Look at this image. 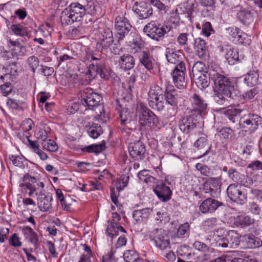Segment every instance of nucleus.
Returning a JSON list of instances; mask_svg holds the SVG:
<instances>
[{
	"mask_svg": "<svg viewBox=\"0 0 262 262\" xmlns=\"http://www.w3.org/2000/svg\"><path fill=\"white\" fill-rule=\"evenodd\" d=\"M166 57L167 61L176 65L171 72L173 82L178 89H184L186 85L185 79L186 66L183 61L184 55L180 50H174L167 48L166 49Z\"/></svg>",
	"mask_w": 262,
	"mask_h": 262,
	"instance_id": "f257e3e1",
	"label": "nucleus"
},
{
	"mask_svg": "<svg viewBox=\"0 0 262 262\" xmlns=\"http://www.w3.org/2000/svg\"><path fill=\"white\" fill-rule=\"evenodd\" d=\"M209 77L214 83V90L221 91L224 95L231 99H235L240 92L236 88L234 81L223 74L221 71H209Z\"/></svg>",
	"mask_w": 262,
	"mask_h": 262,
	"instance_id": "f03ea898",
	"label": "nucleus"
},
{
	"mask_svg": "<svg viewBox=\"0 0 262 262\" xmlns=\"http://www.w3.org/2000/svg\"><path fill=\"white\" fill-rule=\"evenodd\" d=\"M228 177L235 183L231 184L227 187L228 196L232 201L240 205L245 204L247 201V194L238 185V184H242L244 176L238 172L236 169L232 168L229 169Z\"/></svg>",
	"mask_w": 262,
	"mask_h": 262,
	"instance_id": "7ed1b4c3",
	"label": "nucleus"
},
{
	"mask_svg": "<svg viewBox=\"0 0 262 262\" xmlns=\"http://www.w3.org/2000/svg\"><path fill=\"white\" fill-rule=\"evenodd\" d=\"M85 13V7L79 3H73L65 8L60 15V22L63 26L72 24L81 20Z\"/></svg>",
	"mask_w": 262,
	"mask_h": 262,
	"instance_id": "20e7f679",
	"label": "nucleus"
},
{
	"mask_svg": "<svg viewBox=\"0 0 262 262\" xmlns=\"http://www.w3.org/2000/svg\"><path fill=\"white\" fill-rule=\"evenodd\" d=\"M19 186L21 187L22 192L28 193V195L31 196L34 192H39L43 190L44 184L29 173H26L23 177L22 182L20 183Z\"/></svg>",
	"mask_w": 262,
	"mask_h": 262,
	"instance_id": "39448f33",
	"label": "nucleus"
},
{
	"mask_svg": "<svg viewBox=\"0 0 262 262\" xmlns=\"http://www.w3.org/2000/svg\"><path fill=\"white\" fill-rule=\"evenodd\" d=\"M171 30V26L166 24L156 25L153 21L146 24L143 29V31L151 38L158 41L161 37Z\"/></svg>",
	"mask_w": 262,
	"mask_h": 262,
	"instance_id": "423d86ee",
	"label": "nucleus"
},
{
	"mask_svg": "<svg viewBox=\"0 0 262 262\" xmlns=\"http://www.w3.org/2000/svg\"><path fill=\"white\" fill-rule=\"evenodd\" d=\"M125 15V12H122L118 15L115 19V29L118 40H123L132 29V26Z\"/></svg>",
	"mask_w": 262,
	"mask_h": 262,
	"instance_id": "0eeeda50",
	"label": "nucleus"
},
{
	"mask_svg": "<svg viewBox=\"0 0 262 262\" xmlns=\"http://www.w3.org/2000/svg\"><path fill=\"white\" fill-rule=\"evenodd\" d=\"M194 10L193 9V5L192 4H183L180 6H178L175 10L172 11L170 14V21L177 26L179 24L180 17V15L183 14L187 18L188 21L190 23H192L193 13Z\"/></svg>",
	"mask_w": 262,
	"mask_h": 262,
	"instance_id": "6e6552de",
	"label": "nucleus"
},
{
	"mask_svg": "<svg viewBox=\"0 0 262 262\" xmlns=\"http://www.w3.org/2000/svg\"><path fill=\"white\" fill-rule=\"evenodd\" d=\"M262 124V118L258 115L249 113L244 115L239 120V125L246 131L252 133Z\"/></svg>",
	"mask_w": 262,
	"mask_h": 262,
	"instance_id": "1a4fd4ad",
	"label": "nucleus"
},
{
	"mask_svg": "<svg viewBox=\"0 0 262 262\" xmlns=\"http://www.w3.org/2000/svg\"><path fill=\"white\" fill-rule=\"evenodd\" d=\"M81 103L84 106H87L89 109H93L95 106L100 105L102 100L101 96L94 92L92 89L86 88L81 93Z\"/></svg>",
	"mask_w": 262,
	"mask_h": 262,
	"instance_id": "9d476101",
	"label": "nucleus"
},
{
	"mask_svg": "<svg viewBox=\"0 0 262 262\" xmlns=\"http://www.w3.org/2000/svg\"><path fill=\"white\" fill-rule=\"evenodd\" d=\"M222 178L219 177H210L203 184V190L205 193H208L213 198H217L221 192Z\"/></svg>",
	"mask_w": 262,
	"mask_h": 262,
	"instance_id": "9b49d317",
	"label": "nucleus"
},
{
	"mask_svg": "<svg viewBox=\"0 0 262 262\" xmlns=\"http://www.w3.org/2000/svg\"><path fill=\"white\" fill-rule=\"evenodd\" d=\"M149 238L160 250H165L169 247V237L162 229H155L150 231Z\"/></svg>",
	"mask_w": 262,
	"mask_h": 262,
	"instance_id": "f8f14e48",
	"label": "nucleus"
},
{
	"mask_svg": "<svg viewBox=\"0 0 262 262\" xmlns=\"http://www.w3.org/2000/svg\"><path fill=\"white\" fill-rule=\"evenodd\" d=\"M190 100L191 101L190 114L199 119H202L207 110V103L196 94H194L191 97Z\"/></svg>",
	"mask_w": 262,
	"mask_h": 262,
	"instance_id": "ddd939ff",
	"label": "nucleus"
},
{
	"mask_svg": "<svg viewBox=\"0 0 262 262\" xmlns=\"http://www.w3.org/2000/svg\"><path fill=\"white\" fill-rule=\"evenodd\" d=\"M199 120L191 114L183 118L179 121V126L180 130L184 134L189 135L200 127Z\"/></svg>",
	"mask_w": 262,
	"mask_h": 262,
	"instance_id": "4468645a",
	"label": "nucleus"
},
{
	"mask_svg": "<svg viewBox=\"0 0 262 262\" xmlns=\"http://www.w3.org/2000/svg\"><path fill=\"white\" fill-rule=\"evenodd\" d=\"M171 185V182L169 181L168 177H166L164 181L158 184L154 188V192L161 201L166 202L171 199L172 194L170 187Z\"/></svg>",
	"mask_w": 262,
	"mask_h": 262,
	"instance_id": "2eb2a0df",
	"label": "nucleus"
},
{
	"mask_svg": "<svg viewBox=\"0 0 262 262\" xmlns=\"http://www.w3.org/2000/svg\"><path fill=\"white\" fill-rule=\"evenodd\" d=\"M132 9L140 19H147L153 14V10L150 5L144 2H136Z\"/></svg>",
	"mask_w": 262,
	"mask_h": 262,
	"instance_id": "dca6fc26",
	"label": "nucleus"
},
{
	"mask_svg": "<svg viewBox=\"0 0 262 262\" xmlns=\"http://www.w3.org/2000/svg\"><path fill=\"white\" fill-rule=\"evenodd\" d=\"M128 148L130 156L135 160H141L145 158V146L141 141L131 142Z\"/></svg>",
	"mask_w": 262,
	"mask_h": 262,
	"instance_id": "f3484780",
	"label": "nucleus"
},
{
	"mask_svg": "<svg viewBox=\"0 0 262 262\" xmlns=\"http://www.w3.org/2000/svg\"><path fill=\"white\" fill-rule=\"evenodd\" d=\"M9 51H6V55L8 58L17 57L25 55V48L19 41L18 39L12 40L11 39L7 40Z\"/></svg>",
	"mask_w": 262,
	"mask_h": 262,
	"instance_id": "a211bd4d",
	"label": "nucleus"
},
{
	"mask_svg": "<svg viewBox=\"0 0 262 262\" xmlns=\"http://www.w3.org/2000/svg\"><path fill=\"white\" fill-rule=\"evenodd\" d=\"M218 49L223 53L229 64L233 65L238 60L239 55L237 51L230 45H221L218 46Z\"/></svg>",
	"mask_w": 262,
	"mask_h": 262,
	"instance_id": "6ab92c4d",
	"label": "nucleus"
},
{
	"mask_svg": "<svg viewBox=\"0 0 262 262\" xmlns=\"http://www.w3.org/2000/svg\"><path fill=\"white\" fill-rule=\"evenodd\" d=\"M37 205L40 210L43 212L49 211L52 207V201L53 200L51 195L49 193L46 194L43 190L39 192H36Z\"/></svg>",
	"mask_w": 262,
	"mask_h": 262,
	"instance_id": "aec40b11",
	"label": "nucleus"
},
{
	"mask_svg": "<svg viewBox=\"0 0 262 262\" xmlns=\"http://www.w3.org/2000/svg\"><path fill=\"white\" fill-rule=\"evenodd\" d=\"M88 59L91 61H96V62L92 63L90 64L89 70L86 73V77L88 78V80L90 81L94 79L97 74H101L102 67L101 64L97 63L98 61L100 60V58L95 57L93 54L90 55Z\"/></svg>",
	"mask_w": 262,
	"mask_h": 262,
	"instance_id": "412c9836",
	"label": "nucleus"
},
{
	"mask_svg": "<svg viewBox=\"0 0 262 262\" xmlns=\"http://www.w3.org/2000/svg\"><path fill=\"white\" fill-rule=\"evenodd\" d=\"M141 114L140 116V122L141 124L149 127L155 125L157 121L156 116L148 108L141 106Z\"/></svg>",
	"mask_w": 262,
	"mask_h": 262,
	"instance_id": "4be33fe9",
	"label": "nucleus"
},
{
	"mask_svg": "<svg viewBox=\"0 0 262 262\" xmlns=\"http://www.w3.org/2000/svg\"><path fill=\"white\" fill-rule=\"evenodd\" d=\"M222 205L223 203L221 202L212 198H208L201 203L200 209L203 213H211Z\"/></svg>",
	"mask_w": 262,
	"mask_h": 262,
	"instance_id": "5701e85b",
	"label": "nucleus"
},
{
	"mask_svg": "<svg viewBox=\"0 0 262 262\" xmlns=\"http://www.w3.org/2000/svg\"><path fill=\"white\" fill-rule=\"evenodd\" d=\"M118 63L121 69L127 71L134 67L135 60L131 55L125 54L120 57Z\"/></svg>",
	"mask_w": 262,
	"mask_h": 262,
	"instance_id": "b1692460",
	"label": "nucleus"
},
{
	"mask_svg": "<svg viewBox=\"0 0 262 262\" xmlns=\"http://www.w3.org/2000/svg\"><path fill=\"white\" fill-rule=\"evenodd\" d=\"M139 59L141 65L143 66L147 70L150 71L153 69L155 64L154 59L147 53L141 51Z\"/></svg>",
	"mask_w": 262,
	"mask_h": 262,
	"instance_id": "393cba45",
	"label": "nucleus"
},
{
	"mask_svg": "<svg viewBox=\"0 0 262 262\" xmlns=\"http://www.w3.org/2000/svg\"><path fill=\"white\" fill-rule=\"evenodd\" d=\"M114 41L113 33L109 30L105 31L102 35V38L100 41L97 44V47L98 49L101 48L105 49L109 48Z\"/></svg>",
	"mask_w": 262,
	"mask_h": 262,
	"instance_id": "a878e982",
	"label": "nucleus"
},
{
	"mask_svg": "<svg viewBox=\"0 0 262 262\" xmlns=\"http://www.w3.org/2000/svg\"><path fill=\"white\" fill-rule=\"evenodd\" d=\"M237 18L245 25H249L253 20V17L251 12L245 9H242L237 13Z\"/></svg>",
	"mask_w": 262,
	"mask_h": 262,
	"instance_id": "bb28decb",
	"label": "nucleus"
},
{
	"mask_svg": "<svg viewBox=\"0 0 262 262\" xmlns=\"http://www.w3.org/2000/svg\"><path fill=\"white\" fill-rule=\"evenodd\" d=\"M239 234L235 231H230L226 235L227 247L229 248H235L240 243Z\"/></svg>",
	"mask_w": 262,
	"mask_h": 262,
	"instance_id": "cd10ccee",
	"label": "nucleus"
},
{
	"mask_svg": "<svg viewBox=\"0 0 262 262\" xmlns=\"http://www.w3.org/2000/svg\"><path fill=\"white\" fill-rule=\"evenodd\" d=\"M23 233L25 238L36 247L38 242V237L33 229L31 227H25L23 229Z\"/></svg>",
	"mask_w": 262,
	"mask_h": 262,
	"instance_id": "c85d7f7f",
	"label": "nucleus"
},
{
	"mask_svg": "<svg viewBox=\"0 0 262 262\" xmlns=\"http://www.w3.org/2000/svg\"><path fill=\"white\" fill-rule=\"evenodd\" d=\"M152 211V209L148 208L135 210L133 213V217L136 222L139 223L145 221Z\"/></svg>",
	"mask_w": 262,
	"mask_h": 262,
	"instance_id": "c756f323",
	"label": "nucleus"
},
{
	"mask_svg": "<svg viewBox=\"0 0 262 262\" xmlns=\"http://www.w3.org/2000/svg\"><path fill=\"white\" fill-rule=\"evenodd\" d=\"M194 48L199 58H203L206 56V46L204 40L201 38L194 40Z\"/></svg>",
	"mask_w": 262,
	"mask_h": 262,
	"instance_id": "7c9ffc66",
	"label": "nucleus"
},
{
	"mask_svg": "<svg viewBox=\"0 0 262 262\" xmlns=\"http://www.w3.org/2000/svg\"><path fill=\"white\" fill-rule=\"evenodd\" d=\"M178 97L179 95L175 89H171L169 90L167 89L164 95L166 103H168L171 106H175L177 105Z\"/></svg>",
	"mask_w": 262,
	"mask_h": 262,
	"instance_id": "2f4dec72",
	"label": "nucleus"
},
{
	"mask_svg": "<svg viewBox=\"0 0 262 262\" xmlns=\"http://www.w3.org/2000/svg\"><path fill=\"white\" fill-rule=\"evenodd\" d=\"M196 80L195 83L198 87L201 89H206L210 84L209 73H201V75L194 78Z\"/></svg>",
	"mask_w": 262,
	"mask_h": 262,
	"instance_id": "473e14b6",
	"label": "nucleus"
},
{
	"mask_svg": "<svg viewBox=\"0 0 262 262\" xmlns=\"http://www.w3.org/2000/svg\"><path fill=\"white\" fill-rule=\"evenodd\" d=\"M259 78V75L257 71H250L244 76V81L249 86H253L257 84Z\"/></svg>",
	"mask_w": 262,
	"mask_h": 262,
	"instance_id": "72a5a7b5",
	"label": "nucleus"
},
{
	"mask_svg": "<svg viewBox=\"0 0 262 262\" xmlns=\"http://www.w3.org/2000/svg\"><path fill=\"white\" fill-rule=\"evenodd\" d=\"M243 109L241 108L239 106H230L224 111V114L231 120L232 122H235V118L239 115L242 112Z\"/></svg>",
	"mask_w": 262,
	"mask_h": 262,
	"instance_id": "f704fd0d",
	"label": "nucleus"
},
{
	"mask_svg": "<svg viewBox=\"0 0 262 262\" xmlns=\"http://www.w3.org/2000/svg\"><path fill=\"white\" fill-rule=\"evenodd\" d=\"M165 104L166 102L163 95L148 101L149 106L153 110L158 111L163 110L165 107Z\"/></svg>",
	"mask_w": 262,
	"mask_h": 262,
	"instance_id": "c9c22d12",
	"label": "nucleus"
},
{
	"mask_svg": "<svg viewBox=\"0 0 262 262\" xmlns=\"http://www.w3.org/2000/svg\"><path fill=\"white\" fill-rule=\"evenodd\" d=\"M247 247L251 249L258 248L261 245V241L253 235H246L243 236Z\"/></svg>",
	"mask_w": 262,
	"mask_h": 262,
	"instance_id": "e433bc0d",
	"label": "nucleus"
},
{
	"mask_svg": "<svg viewBox=\"0 0 262 262\" xmlns=\"http://www.w3.org/2000/svg\"><path fill=\"white\" fill-rule=\"evenodd\" d=\"M85 127H89L88 133L91 137L94 139L98 138L102 133V128L98 124L89 123L88 125H85Z\"/></svg>",
	"mask_w": 262,
	"mask_h": 262,
	"instance_id": "4c0bfd02",
	"label": "nucleus"
},
{
	"mask_svg": "<svg viewBox=\"0 0 262 262\" xmlns=\"http://www.w3.org/2000/svg\"><path fill=\"white\" fill-rule=\"evenodd\" d=\"M123 258L126 262H143L138 254L134 250H127L124 252Z\"/></svg>",
	"mask_w": 262,
	"mask_h": 262,
	"instance_id": "58836bf2",
	"label": "nucleus"
},
{
	"mask_svg": "<svg viewBox=\"0 0 262 262\" xmlns=\"http://www.w3.org/2000/svg\"><path fill=\"white\" fill-rule=\"evenodd\" d=\"M10 29L15 35L21 37L28 36L29 34L27 28L19 24H12Z\"/></svg>",
	"mask_w": 262,
	"mask_h": 262,
	"instance_id": "ea45409f",
	"label": "nucleus"
},
{
	"mask_svg": "<svg viewBox=\"0 0 262 262\" xmlns=\"http://www.w3.org/2000/svg\"><path fill=\"white\" fill-rule=\"evenodd\" d=\"M206 67L203 62L197 61L195 62L192 69L193 78L201 75V73H207L206 72Z\"/></svg>",
	"mask_w": 262,
	"mask_h": 262,
	"instance_id": "a19ab883",
	"label": "nucleus"
},
{
	"mask_svg": "<svg viewBox=\"0 0 262 262\" xmlns=\"http://www.w3.org/2000/svg\"><path fill=\"white\" fill-rule=\"evenodd\" d=\"M236 222L241 227H245L252 224L254 220L248 215H241L237 216Z\"/></svg>",
	"mask_w": 262,
	"mask_h": 262,
	"instance_id": "79ce46f5",
	"label": "nucleus"
},
{
	"mask_svg": "<svg viewBox=\"0 0 262 262\" xmlns=\"http://www.w3.org/2000/svg\"><path fill=\"white\" fill-rule=\"evenodd\" d=\"M105 149V142L99 144H92L84 148L82 150L88 152L99 153Z\"/></svg>",
	"mask_w": 262,
	"mask_h": 262,
	"instance_id": "37998d69",
	"label": "nucleus"
},
{
	"mask_svg": "<svg viewBox=\"0 0 262 262\" xmlns=\"http://www.w3.org/2000/svg\"><path fill=\"white\" fill-rule=\"evenodd\" d=\"M105 149V142L99 144H92L84 148L82 150L88 152L99 153Z\"/></svg>",
	"mask_w": 262,
	"mask_h": 262,
	"instance_id": "c03bdc74",
	"label": "nucleus"
},
{
	"mask_svg": "<svg viewBox=\"0 0 262 262\" xmlns=\"http://www.w3.org/2000/svg\"><path fill=\"white\" fill-rule=\"evenodd\" d=\"M190 226L188 223L181 225L177 230V236L179 238L188 237L189 233Z\"/></svg>",
	"mask_w": 262,
	"mask_h": 262,
	"instance_id": "a18cd8bd",
	"label": "nucleus"
},
{
	"mask_svg": "<svg viewBox=\"0 0 262 262\" xmlns=\"http://www.w3.org/2000/svg\"><path fill=\"white\" fill-rule=\"evenodd\" d=\"M148 102L162 95V89L158 85L151 87L148 93Z\"/></svg>",
	"mask_w": 262,
	"mask_h": 262,
	"instance_id": "49530a36",
	"label": "nucleus"
},
{
	"mask_svg": "<svg viewBox=\"0 0 262 262\" xmlns=\"http://www.w3.org/2000/svg\"><path fill=\"white\" fill-rule=\"evenodd\" d=\"M114 250L113 248L109 247L102 256V262H114L116 260L114 256Z\"/></svg>",
	"mask_w": 262,
	"mask_h": 262,
	"instance_id": "de8ad7c7",
	"label": "nucleus"
},
{
	"mask_svg": "<svg viewBox=\"0 0 262 262\" xmlns=\"http://www.w3.org/2000/svg\"><path fill=\"white\" fill-rule=\"evenodd\" d=\"M259 93V90L257 88H254L245 92L243 95V97L245 100L253 101Z\"/></svg>",
	"mask_w": 262,
	"mask_h": 262,
	"instance_id": "09e8293b",
	"label": "nucleus"
},
{
	"mask_svg": "<svg viewBox=\"0 0 262 262\" xmlns=\"http://www.w3.org/2000/svg\"><path fill=\"white\" fill-rule=\"evenodd\" d=\"M27 62L30 70L35 73V70L39 67V61L38 58L35 56H31L28 58Z\"/></svg>",
	"mask_w": 262,
	"mask_h": 262,
	"instance_id": "8fccbe9b",
	"label": "nucleus"
},
{
	"mask_svg": "<svg viewBox=\"0 0 262 262\" xmlns=\"http://www.w3.org/2000/svg\"><path fill=\"white\" fill-rule=\"evenodd\" d=\"M106 231L107 236L112 240L114 237L117 235V223L111 222L110 224L108 225L107 227Z\"/></svg>",
	"mask_w": 262,
	"mask_h": 262,
	"instance_id": "3c124183",
	"label": "nucleus"
},
{
	"mask_svg": "<svg viewBox=\"0 0 262 262\" xmlns=\"http://www.w3.org/2000/svg\"><path fill=\"white\" fill-rule=\"evenodd\" d=\"M43 147L50 151H56L58 149V146L56 142L52 140H47L42 143Z\"/></svg>",
	"mask_w": 262,
	"mask_h": 262,
	"instance_id": "603ef678",
	"label": "nucleus"
},
{
	"mask_svg": "<svg viewBox=\"0 0 262 262\" xmlns=\"http://www.w3.org/2000/svg\"><path fill=\"white\" fill-rule=\"evenodd\" d=\"M121 124L125 125L131 122V115L126 110H123L120 113Z\"/></svg>",
	"mask_w": 262,
	"mask_h": 262,
	"instance_id": "864d4df0",
	"label": "nucleus"
},
{
	"mask_svg": "<svg viewBox=\"0 0 262 262\" xmlns=\"http://www.w3.org/2000/svg\"><path fill=\"white\" fill-rule=\"evenodd\" d=\"M197 170L200 171L201 173L205 176H210L212 175V171L207 166L202 163H197L195 165Z\"/></svg>",
	"mask_w": 262,
	"mask_h": 262,
	"instance_id": "5fc2aeb1",
	"label": "nucleus"
},
{
	"mask_svg": "<svg viewBox=\"0 0 262 262\" xmlns=\"http://www.w3.org/2000/svg\"><path fill=\"white\" fill-rule=\"evenodd\" d=\"M193 246L194 248L199 251H205L207 250L210 252H213L214 251V249L213 248H209L206 244L200 241H195L193 244Z\"/></svg>",
	"mask_w": 262,
	"mask_h": 262,
	"instance_id": "6e6d98bb",
	"label": "nucleus"
},
{
	"mask_svg": "<svg viewBox=\"0 0 262 262\" xmlns=\"http://www.w3.org/2000/svg\"><path fill=\"white\" fill-rule=\"evenodd\" d=\"M239 34V38L237 39L236 41L238 43H241L244 45H249L251 42V37L246 33L242 31Z\"/></svg>",
	"mask_w": 262,
	"mask_h": 262,
	"instance_id": "4d7b16f0",
	"label": "nucleus"
},
{
	"mask_svg": "<svg viewBox=\"0 0 262 262\" xmlns=\"http://www.w3.org/2000/svg\"><path fill=\"white\" fill-rule=\"evenodd\" d=\"M234 134V130L230 127H223L219 131V136L221 139H228Z\"/></svg>",
	"mask_w": 262,
	"mask_h": 262,
	"instance_id": "13d9d810",
	"label": "nucleus"
},
{
	"mask_svg": "<svg viewBox=\"0 0 262 262\" xmlns=\"http://www.w3.org/2000/svg\"><path fill=\"white\" fill-rule=\"evenodd\" d=\"M49 130L50 128L49 127H45L43 128H41L36 134L37 139L40 140L42 142L47 140L48 137Z\"/></svg>",
	"mask_w": 262,
	"mask_h": 262,
	"instance_id": "bf43d9fd",
	"label": "nucleus"
},
{
	"mask_svg": "<svg viewBox=\"0 0 262 262\" xmlns=\"http://www.w3.org/2000/svg\"><path fill=\"white\" fill-rule=\"evenodd\" d=\"M227 246L226 235L224 236L218 234L214 247L217 248H228Z\"/></svg>",
	"mask_w": 262,
	"mask_h": 262,
	"instance_id": "052dcab7",
	"label": "nucleus"
},
{
	"mask_svg": "<svg viewBox=\"0 0 262 262\" xmlns=\"http://www.w3.org/2000/svg\"><path fill=\"white\" fill-rule=\"evenodd\" d=\"M214 91V99L215 102L220 105H223L227 101V99L225 97L224 93L221 91Z\"/></svg>",
	"mask_w": 262,
	"mask_h": 262,
	"instance_id": "680f3d73",
	"label": "nucleus"
},
{
	"mask_svg": "<svg viewBox=\"0 0 262 262\" xmlns=\"http://www.w3.org/2000/svg\"><path fill=\"white\" fill-rule=\"evenodd\" d=\"M218 232H210L205 237V241L207 244L214 247Z\"/></svg>",
	"mask_w": 262,
	"mask_h": 262,
	"instance_id": "e2e57ef3",
	"label": "nucleus"
},
{
	"mask_svg": "<svg viewBox=\"0 0 262 262\" xmlns=\"http://www.w3.org/2000/svg\"><path fill=\"white\" fill-rule=\"evenodd\" d=\"M34 126V123L31 119H27L23 121L21 124V128L25 133H26V136H29V131L32 129Z\"/></svg>",
	"mask_w": 262,
	"mask_h": 262,
	"instance_id": "0e129e2a",
	"label": "nucleus"
},
{
	"mask_svg": "<svg viewBox=\"0 0 262 262\" xmlns=\"http://www.w3.org/2000/svg\"><path fill=\"white\" fill-rule=\"evenodd\" d=\"M7 104L10 108L13 110L17 111H23V110L21 103L13 99L8 98L7 101Z\"/></svg>",
	"mask_w": 262,
	"mask_h": 262,
	"instance_id": "69168bd1",
	"label": "nucleus"
},
{
	"mask_svg": "<svg viewBox=\"0 0 262 262\" xmlns=\"http://www.w3.org/2000/svg\"><path fill=\"white\" fill-rule=\"evenodd\" d=\"M148 2L152 5L156 7L160 11H162L165 13L167 11L168 7L166 6L159 0H147Z\"/></svg>",
	"mask_w": 262,
	"mask_h": 262,
	"instance_id": "338daca9",
	"label": "nucleus"
},
{
	"mask_svg": "<svg viewBox=\"0 0 262 262\" xmlns=\"http://www.w3.org/2000/svg\"><path fill=\"white\" fill-rule=\"evenodd\" d=\"M189 34L188 33H180L177 37V41L180 46L187 45Z\"/></svg>",
	"mask_w": 262,
	"mask_h": 262,
	"instance_id": "774afa93",
	"label": "nucleus"
}]
</instances>
